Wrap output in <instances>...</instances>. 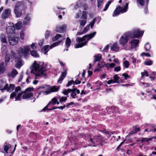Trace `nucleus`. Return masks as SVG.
<instances>
[{"instance_id":"obj_1","label":"nucleus","mask_w":156,"mask_h":156,"mask_svg":"<svg viewBox=\"0 0 156 156\" xmlns=\"http://www.w3.org/2000/svg\"><path fill=\"white\" fill-rule=\"evenodd\" d=\"M101 137L98 136H95L93 139H92L88 134H85L82 133L80 134L78 137L74 136L72 138V141L75 145H80L85 139L88 141L90 144L88 146L94 147L96 145L100 144L101 142Z\"/></svg>"},{"instance_id":"obj_2","label":"nucleus","mask_w":156,"mask_h":156,"mask_svg":"<svg viewBox=\"0 0 156 156\" xmlns=\"http://www.w3.org/2000/svg\"><path fill=\"white\" fill-rule=\"evenodd\" d=\"M31 73L35 75L36 76L43 77L46 75V71L48 68L46 64L44 62H39L36 63L35 61L31 66Z\"/></svg>"},{"instance_id":"obj_3","label":"nucleus","mask_w":156,"mask_h":156,"mask_svg":"<svg viewBox=\"0 0 156 156\" xmlns=\"http://www.w3.org/2000/svg\"><path fill=\"white\" fill-rule=\"evenodd\" d=\"M30 50V47L29 46H26L24 47V49L20 47L18 51V56L15 59L16 63L15 65L16 67L18 69L23 65L21 59V56L23 55L26 57Z\"/></svg>"},{"instance_id":"obj_4","label":"nucleus","mask_w":156,"mask_h":156,"mask_svg":"<svg viewBox=\"0 0 156 156\" xmlns=\"http://www.w3.org/2000/svg\"><path fill=\"white\" fill-rule=\"evenodd\" d=\"M96 32H94L92 33L86 35L82 37H77L76 38V41L78 43L74 45L75 48H81L87 45V42L93 38L96 34Z\"/></svg>"},{"instance_id":"obj_5","label":"nucleus","mask_w":156,"mask_h":156,"mask_svg":"<svg viewBox=\"0 0 156 156\" xmlns=\"http://www.w3.org/2000/svg\"><path fill=\"white\" fill-rule=\"evenodd\" d=\"M25 8L24 2L23 1L17 2L14 9V12L16 16L17 17H20L22 14V10Z\"/></svg>"},{"instance_id":"obj_6","label":"nucleus","mask_w":156,"mask_h":156,"mask_svg":"<svg viewBox=\"0 0 156 156\" xmlns=\"http://www.w3.org/2000/svg\"><path fill=\"white\" fill-rule=\"evenodd\" d=\"M48 89L49 87L48 85L45 84L41 85L37 89L36 91L34 93L35 97H36V98H38L39 96L42 93H44V94H49V91H48Z\"/></svg>"},{"instance_id":"obj_7","label":"nucleus","mask_w":156,"mask_h":156,"mask_svg":"<svg viewBox=\"0 0 156 156\" xmlns=\"http://www.w3.org/2000/svg\"><path fill=\"white\" fill-rule=\"evenodd\" d=\"M131 38L130 34L127 32L123 34L119 40V44L122 47H124L127 44L129 38Z\"/></svg>"},{"instance_id":"obj_8","label":"nucleus","mask_w":156,"mask_h":156,"mask_svg":"<svg viewBox=\"0 0 156 156\" xmlns=\"http://www.w3.org/2000/svg\"><path fill=\"white\" fill-rule=\"evenodd\" d=\"M34 90L33 87H28L25 90V94L23 95L22 98L23 99H29L31 100L34 99L33 102H34L36 99L35 97L32 98L33 95V93L30 92Z\"/></svg>"},{"instance_id":"obj_9","label":"nucleus","mask_w":156,"mask_h":156,"mask_svg":"<svg viewBox=\"0 0 156 156\" xmlns=\"http://www.w3.org/2000/svg\"><path fill=\"white\" fill-rule=\"evenodd\" d=\"M21 88L20 86H18L16 87L15 89V91L13 92L10 95V98L13 99V97L16 96L17 94V96L15 98V101H20L21 98V96L22 94V93L20 92Z\"/></svg>"},{"instance_id":"obj_10","label":"nucleus","mask_w":156,"mask_h":156,"mask_svg":"<svg viewBox=\"0 0 156 156\" xmlns=\"http://www.w3.org/2000/svg\"><path fill=\"white\" fill-rule=\"evenodd\" d=\"M130 34L131 38H137L142 36L144 32L143 31L140 30L139 29H135L132 31L128 32Z\"/></svg>"},{"instance_id":"obj_11","label":"nucleus","mask_w":156,"mask_h":156,"mask_svg":"<svg viewBox=\"0 0 156 156\" xmlns=\"http://www.w3.org/2000/svg\"><path fill=\"white\" fill-rule=\"evenodd\" d=\"M62 44L63 42L62 40L56 41L54 43L52 44L50 46L49 45H44L42 49V50H44V54L47 55L48 54L47 52L50 49H52L58 45L60 44Z\"/></svg>"},{"instance_id":"obj_12","label":"nucleus","mask_w":156,"mask_h":156,"mask_svg":"<svg viewBox=\"0 0 156 156\" xmlns=\"http://www.w3.org/2000/svg\"><path fill=\"white\" fill-rule=\"evenodd\" d=\"M6 32L9 36H12L15 34V28L13 23H11V26H8L6 28Z\"/></svg>"},{"instance_id":"obj_13","label":"nucleus","mask_w":156,"mask_h":156,"mask_svg":"<svg viewBox=\"0 0 156 156\" xmlns=\"http://www.w3.org/2000/svg\"><path fill=\"white\" fill-rule=\"evenodd\" d=\"M19 37H17L16 35L13 37L9 36L8 37L10 45H14L18 43Z\"/></svg>"},{"instance_id":"obj_14","label":"nucleus","mask_w":156,"mask_h":156,"mask_svg":"<svg viewBox=\"0 0 156 156\" xmlns=\"http://www.w3.org/2000/svg\"><path fill=\"white\" fill-rule=\"evenodd\" d=\"M11 11L10 9H7L5 10L2 15L3 19H6L8 18L11 15Z\"/></svg>"},{"instance_id":"obj_15","label":"nucleus","mask_w":156,"mask_h":156,"mask_svg":"<svg viewBox=\"0 0 156 156\" xmlns=\"http://www.w3.org/2000/svg\"><path fill=\"white\" fill-rule=\"evenodd\" d=\"M139 40L138 39H133L130 42L131 44V48L132 49L136 48L138 46L139 42Z\"/></svg>"},{"instance_id":"obj_16","label":"nucleus","mask_w":156,"mask_h":156,"mask_svg":"<svg viewBox=\"0 0 156 156\" xmlns=\"http://www.w3.org/2000/svg\"><path fill=\"white\" fill-rule=\"evenodd\" d=\"M57 101V99L55 98H53L51 101L49 102L48 105L42 109V111L45 112L46 110V109H47V108L48 107V105L50 104H52V105H55Z\"/></svg>"},{"instance_id":"obj_17","label":"nucleus","mask_w":156,"mask_h":156,"mask_svg":"<svg viewBox=\"0 0 156 156\" xmlns=\"http://www.w3.org/2000/svg\"><path fill=\"white\" fill-rule=\"evenodd\" d=\"M7 86V84L5 81L3 80H0V90L3 92V90H5L6 89V87Z\"/></svg>"},{"instance_id":"obj_18","label":"nucleus","mask_w":156,"mask_h":156,"mask_svg":"<svg viewBox=\"0 0 156 156\" xmlns=\"http://www.w3.org/2000/svg\"><path fill=\"white\" fill-rule=\"evenodd\" d=\"M106 109H108L110 111V112H112V113L114 112H118L119 113H120V111L118 108L117 107L115 106H112L109 108H107Z\"/></svg>"},{"instance_id":"obj_19","label":"nucleus","mask_w":156,"mask_h":156,"mask_svg":"<svg viewBox=\"0 0 156 156\" xmlns=\"http://www.w3.org/2000/svg\"><path fill=\"white\" fill-rule=\"evenodd\" d=\"M67 74V70L65 69V71L64 72H62V73L61 74L60 76L59 77V78L58 80V83H62V80L64 79L65 77L66 76Z\"/></svg>"},{"instance_id":"obj_20","label":"nucleus","mask_w":156,"mask_h":156,"mask_svg":"<svg viewBox=\"0 0 156 156\" xmlns=\"http://www.w3.org/2000/svg\"><path fill=\"white\" fill-rule=\"evenodd\" d=\"M66 25H64L61 27H57L55 30L58 32L62 33L66 30Z\"/></svg>"},{"instance_id":"obj_21","label":"nucleus","mask_w":156,"mask_h":156,"mask_svg":"<svg viewBox=\"0 0 156 156\" xmlns=\"http://www.w3.org/2000/svg\"><path fill=\"white\" fill-rule=\"evenodd\" d=\"M18 73L17 71L15 69H13L11 72L8 73V76L9 77L14 78Z\"/></svg>"},{"instance_id":"obj_22","label":"nucleus","mask_w":156,"mask_h":156,"mask_svg":"<svg viewBox=\"0 0 156 156\" xmlns=\"http://www.w3.org/2000/svg\"><path fill=\"white\" fill-rule=\"evenodd\" d=\"M120 48L118 44L116 42L115 43L112 45L111 48V50L115 52L118 51Z\"/></svg>"},{"instance_id":"obj_23","label":"nucleus","mask_w":156,"mask_h":156,"mask_svg":"<svg viewBox=\"0 0 156 156\" xmlns=\"http://www.w3.org/2000/svg\"><path fill=\"white\" fill-rule=\"evenodd\" d=\"M31 19L30 16L29 14L27 15L26 17H25L23 23L25 25H28L29 24L30 21Z\"/></svg>"},{"instance_id":"obj_24","label":"nucleus","mask_w":156,"mask_h":156,"mask_svg":"<svg viewBox=\"0 0 156 156\" xmlns=\"http://www.w3.org/2000/svg\"><path fill=\"white\" fill-rule=\"evenodd\" d=\"M114 83H123V80L121 79L119 80V77L117 75H115L113 77Z\"/></svg>"},{"instance_id":"obj_25","label":"nucleus","mask_w":156,"mask_h":156,"mask_svg":"<svg viewBox=\"0 0 156 156\" xmlns=\"http://www.w3.org/2000/svg\"><path fill=\"white\" fill-rule=\"evenodd\" d=\"M15 85L14 84H10L9 86H8V84H7V86L6 87V90L7 91L9 92H12L14 89L15 88Z\"/></svg>"},{"instance_id":"obj_26","label":"nucleus","mask_w":156,"mask_h":156,"mask_svg":"<svg viewBox=\"0 0 156 156\" xmlns=\"http://www.w3.org/2000/svg\"><path fill=\"white\" fill-rule=\"evenodd\" d=\"M140 130V129L139 127H137L136 126L134 127H133V130L131 131L129 133V135H131L135 133H137V132Z\"/></svg>"},{"instance_id":"obj_27","label":"nucleus","mask_w":156,"mask_h":156,"mask_svg":"<svg viewBox=\"0 0 156 156\" xmlns=\"http://www.w3.org/2000/svg\"><path fill=\"white\" fill-rule=\"evenodd\" d=\"M144 126L146 128L144 130V132H151V131L152 130H151V129L152 126V125L149 124H145L144 125Z\"/></svg>"},{"instance_id":"obj_28","label":"nucleus","mask_w":156,"mask_h":156,"mask_svg":"<svg viewBox=\"0 0 156 156\" xmlns=\"http://www.w3.org/2000/svg\"><path fill=\"white\" fill-rule=\"evenodd\" d=\"M102 55L100 54H99L94 56V62L99 61L101 59Z\"/></svg>"},{"instance_id":"obj_29","label":"nucleus","mask_w":156,"mask_h":156,"mask_svg":"<svg viewBox=\"0 0 156 156\" xmlns=\"http://www.w3.org/2000/svg\"><path fill=\"white\" fill-rule=\"evenodd\" d=\"M4 63L2 62L0 64V74L3 73L5 70V68L4 67Z\"/></svg>"},{"instance_id":"obj_30","label":"nucleus","mask_w":156,"mask_h":156,"mask_svg":"<svg viewBox=\"0 0 156 156\" xmlns=\"http://www.w3.org/2000/svg\"><path fill=\"white\" fill-rule=\"evenodd\" d=\"M154 138H156V137H152L150 138H142L141 141L142 143L144 142H149V141L151 140L152 139Z\"/></svg>"},{"instance_id":"obj_31","label":"nucleus","mask_w":156,"mask_h":156,"mask_svg":"<svg viewBox=\"0 0 156 156\" xmlns=\"http://www.w3.org/2000/svg\"><path fill=\"white\" fill-rule=\"evenodd\" d=\"M71 43V41L69 37H67L66 38L65 42L66 46L67 48H68L69 47Z\"/></svg>"},{"instance_id":"obj_32","label":"nucleus","mask_w":156,"mask_h":156,"mask_svg":"<svg viewBox=\"0 0 156 156\" xmlns=\"http://www.w3.org/2000/svg\"><path fill=\"white\" fill-rule=\"evenodd\" d=\"M137 1L139 5L142 6H143L144 4H146L147 6L148 5L147 4V2L146 0H137Z\"/></svg>"},{"instance_id":"obj_33","label":"nucleus","mask_w":156,"mask_h":156,"mask_svg":"<svg viewBox=\"0 0 156 156\" xmlns=\"http://www.w3.org/2000/svg\"><path fill=\"white\" fill-rule=\"evenodd\" d=\"M104 0H97V7L98 8H101L103 4Z\"/></svg>"},{"instance_id":"obj_34","label":"nucleus","mask_w":156,"mask_h":156,"mask_svg":"<svg viewBox=\"0 0 156 156\" xmlns=\"http://www.w3.org/2000/svg\"><path fill=\"white\" fill-rule=\"evenodd\" d=\"M76 90V88H74L71 89V96L73 98H75L77 97L76 96V94L75 92Z\"/></svg>"},{"instance_id":"obj_35","label":"nucleus","mask_w":156,"mask_h":156,"mask_svg":"<svg viewBox=\"0 0 156 156\" xmlns=\"http://www.w3.org/2000/svg\"><path fill=\"white\" fill-rule=\"evenodd\" d=\"M0 40L2 43H6L7 41L5 38V36L3 34H1L0 35Z\"/></svg>"},{"instance_id":"obj_36","label":"nucleus","mask_w":156,"mask_h":156,"mask_svg":"<svg viewBox=\"0 0 156 156\" xmlns=\"http://www.w3.org/2000/svg\"><path fill=\"white\" fill-rule=\"evenodd\" d=\"M59 87H57L55 86H52L50 89V91L51 92H54L57 91L59 89Z\"/></svg>"},{"instance_id":"obj_37","label":"nucleus","mask_w":156,"mask_h":156,"mask_svg":"<svg viewBox=\"0 0 156 156\" xmlns=\"http://www.w3.org/2000/svg\"><path fill=\"white\" fill-rule=\"evenodd\" d=\"M117 9H118L122 13H124L126 12L127 10V9L125 7H122L120 6H119L117 7Z\"/></svg>"},{"instance_id":"obj_38","label":"nucleus","mask_w":156,"mask_h":156,"mask_svg":"<svg viewBox=\"0 0 156 156\" xmlns=\"http://www.w3.org/2000/svg\"><path fill=\"white\" fill-rule=\"evenodd\" d=\"M113 2V0H110L109 1L108 3L106 4L105 6L103 9V11H105L107 10L110 5Z\"/></svg>"},{"instance_id":"obj_39","label":"nucleus","mask_w":156,"mask_h":156,"mask_svg":"<svg viewBox=\"0 0 156 156\" xmlns=\"http://www.w3.org/2000/svg\"><path fill=\"white\" fill-rule=\"evenodd\" d=\"M16 28L17 30H20L22 27V23L21 22H18L15 25Z\"/></svg>"},{"instance_id":"obj_40","label":"nucleus","mask_w":156,"mask_h":156,"mask_svg":"<svg viewBox=\"0 0 156 156\" xmlns=\"http://www.w3.org/2000/svg\"><path fill=\"white\" fill-rule=\"evenodd\" d=\"M120 12H120L119 10L118 9H117V8H116L113 12L112 16L113 17L116 16H118Z\"/></svg>"},{"instance_id":"obj_41","label":"nucleus","mask_w":156,"mask_h":156,"mask_svg":"<svg viewBox=\"0 0 156 156\" xmlns=\"http://www.w3.org/2000/svg\"><path fill=\"white\" fill-rule=\"evenodd\" d=\"M80 26L84 27L87 23L86 20H80L79 21Z\"/></svg>"},{"instance_id":"obj_42","label":"nucleus","mask_w":156,"mask_h":156,"mask_svg":"<svg viewBox=\"0 0 156 156\" xmlns=\"http://www.w3.org/2000/svg\"><path fill=\"white\" fill-rule=\"evenodd\" d=\"M31 55L34 57H38L39 55L37 54V51H35L32 50L30 52Z\"/></svg>"},{"instance_id":"obj_43","label":"nucleus","mask_w":156,"mask_h":156,"mask_svg":"<svg viewBox=\"0 0 156 156\" xmlns=\"http://www.w3.org/2000/svg\"><path fill=\"white\" fill-rule=\"evenodd\" d=\"M151 48V45L149 43H147L145 45L144 48L145 51H148L150 50Z\"/></svg>"},{"instance_id":"obj_44","label":"nucleus","mask_w":156,"mask_h":156,"mask_svg":"<svg viewBox=\"0 0 156 156\" xmlns=\"http://www.w3.org/2000/svg\"><path fill=\"white\" fill-rule=\"evenodd\" d=\"M11 147V145L9 144H6L4 146V150L5 152L7 153H8V150Z\"/></svg>"},{"instance_id":"obj_45","label":"nucleus","mask_w":156,"mask_h":156,"mask_svg":"<svg viewBox=\"0 0 156 156\" xmlns=\"http://www.w3.org/2000/svg\"><path fill=\"white\" fill-rule=\"evenodd\" d=\"M96 21V19L94 18L92 21L90 22L89 24L88 25L89 26V27H90L92 29L93 27L94 26V24Z\"/></svg>"},{"instance_id":"obj_46","label":"nucleus","mask_w":156,"mask_h":156,"mask_svg":"<svg viewBox=\"0 0 156 156\" xmlns=\"http://www.w3.org/2000/svg\"><path fill=\"white\" fill-rule=\"evenodd\" d=\"M10 60V55H9L6 54L5 56V63L6 65L7 64V63L9 62Z\"/></svg>"},{"instance_id":"obj_47","label":"nucleus","mask_w":156,"mask_h":156,"mask_svg":"<svg viewBox=\"0 0 156 156\" xmlns=\"http://www.w3.org/2000/svg\"><path fill=\"white\" fill-rule=\"evenodd\" d=\"M71 89H65L62 92V93L65 95H67L69 93L71 92Z\"/></svg>"},{"instance_id":"obj_48","label":"nucleus","mask_w":156,"mask_h":156,"mask_svg":"<svg viewBox=\"0 0 156 156\" xmlns=\"http://www.w3.org/2000/svg\"><path fill=\"white\" fill-rule=\"evenodd\" d=\"M87 12L86 11H83L82 15L81 16V18L85 20H86L87 19Z\"/></svg>"},{"instance_id":"obj_49","label":"nucleus","mask_w":156,"mask_h":156,"mask_svg":"<svg viewBox=\"0 0 156 156\" xmlns=\"http://www.w3.org/2000/svg\"><path fill=\"white\" fill-rule=\"evenodd\" d=\"M61 37L62 36L60 34H57L54 37L52 38V40L53 41H56Z\"/></svg>"},{"instance_id":"obj_50","label":"nucleus","mask_w":156,"mask_h":156,"mask_svg":"<svg viewBox=\"0 0 156 156\" xmlns=\"http://www.w3.org/2000/svg\"><path fill=\"white\" fill-rule=\"evenodd\" d=\"M123 64L126 68H128L129 66V62L127 60H126L123 62Z\"/></svg>"},{"instance_id":"obj_51","label":"nucleus","mask_w":156,"mask_h":156,"mask_svg":"<svg viewBox=\"0 0 156 156\" xmlns=\"http://www.w3.org/2000/svg\"><path fill=\"white\" fill-rule=\"evenodd\" d=\"M1 50L2 51V52L3 53H6L7 52V49H6V47L5 45L2 47Z\"/></svg>"},{"instance_id":"obj_52","label":"nucleus","mask_w":156,"mask_h":156,"mask_svg":"<svg viewBox=\"0 0 156 156\" xmlns=\"http://www.w3.org/2000/svg\"><path fill=\"white\" fill-rule=\"evenodd\" d=\"M50 35V31L49 30H47L45 34V37L46 39H48Z\"/></svg>"},{"instance_id":"obj_53","label":"nucleus","mask_w":156,"mask_h":156,"mask_svg":"<svg viewBox=\"0 0 156 156\" xmlns=\"http://www.w3.org/2000/svg\"><path fill=\"white\" fill-rule=\"evenodd\" d=\"M144 64L146 65H151L152 64V61L151 60H147L144 62Z\"/></svg>"},{"instance_id":"obj_54","label":"nucleus","mask_w":156,"mask_h":156,"mask_svg":"<svg viewBox=\"0 0 156 156\" xmlns=\"http://www.w3.org/2000/svg\"><path fill=\"white\" fill-rule=\"evenodd\" d=\"M141 78H143V76H146V77L149 76L148 73L147 71H145L144 72H142L141 73Z\"/></svg>"},{"instance_id":"obj_55","label":"nucleus","mask_w":156,"mask_h":156,"mask_svg":"<svg viewBox=\"0 0 156 156\" xmlns=\"http://www.w3.org/2000/svg\"><path fill=\"white\" fill-rule=\"evenodd\" d=\"M59 101L60 102H62V101H65L67 100V98L64 97H59Z\"/></svg>"},{"instance_id":"obj_56","label":"nucleus","mask_w":156,"mask_h":156,"mask_svg":"<svg viewBox=\"0 0 156 156\" xmlns=\"http://www.w3.org/2000/svg\"><path fill=\"white\" fill-rule=\"evenodd\" d=\"M122 76L124 78V79L125 80H127V78H129L130 76L128 75V74L124 73L122 74Z\"/></svg>"},{"instance_id":"obj_57","label":"nucleus","mask_w":156,"mask_h":156,"mask_svg":"<svg viewBox=\"0 0 156 156\" xmlns=\"http://www.w3.org/2000/svg\"><path fill=\"white\" fill-rule=\"evenodd\" d=\"M74 81L73 80H71L70 81H69L68 82V83L66 84V86L67 87H68L70 86L71 84H74Z\"/></svg>"},{"instance_id":"obj_58","label":"nucleus","mask_w":156,"mask_h":156,"mask_svg":"<svg viewBox=\"0 0 156 156\" xmlns=\"http://www.w3.org/2000/svg\"><path fill=\"white\" fill-rule=\"evenodd\" d=\"M81 14V11L80 10L77 12L76 14V18H79Z\"/></svg>"},{"instance_id":"obj_59","label":"nucleus","mask_w":156,"mask_h":156,"mask_svg":"<svg viewBox=\"0 0 156 156\" xmlns=\"http://www.w3.org/2000/svg\"><path fill=\"white\" fill-rule=\"evenodd\" d=\"M89 29V26L87 25L83 30V33H86L88 31Z\"/></svg>"},{"instance_id":"obj_60","label":"nucleus","mask_w":156,"mask_h":156,"mask_svg":"<svg viewBox=\"0 0 156 156\" xmlns=\"http://www.w3.org/2000/svg\"><path fill=\"white\" fill-rule=\"evenodd\" d=\"M44 39L40 40L38 42V45L40 47L42 46L44 44Z\"/></svg>"},{"instance_id":"obj_61","label":"nucleus","mask_w":156,"mask_h":156,"mask_svg":"<svg viewBox=\"0 0 156 156\" xmlns=\"http://www.w3.org/2000/svg\"><path fill=\"white\" fill-rule=\"evenodd\" d=\"M121 67L120 66L116 67L114 68V70L115 71L118 72L120 70Z\"/></svg>"},{"instance_id":"obj_62","label":"nucleus","mask_w":156,"mask_h":156,"mask_svg":"<svg viewBox=\"0 0 156 156\" xmlns=\"http://www.w3.org/2000/svg\"><path fill=\"white\" fill-rule=\"evenodd\" d=\"M109 44L105 46V48H104V49L103 50V51L104 52H107L108 51V48H109Z\"/></svg>"},{"instance_id":"obj_63","label":"nucleus","mask_w":156,"mask_h":156,"mask_svg":"<svg viewBox=\"0 0 156 156\" xmlns=\"http://www.w3.org/2000/svg\"><path fill=\"white\" fill-rule=\"evenodd\" d=\"M106 82L108 84H110L111 83H114V80H110L108 81H106Z\"/></svg>"},{"instance_id":"obj_64","label":"nucleus","mask_w":156,"mask_h":156,"mask_svg":"<svg viewBox=\"0 0 156 156\" xmlns=\"http://www.w3.org/2000/svg\"><path fill=\"white\" fill-rule=\"evenodd\" d=\"M30 47L33 49H35L36 48L34 43H32L30 45Z\"/></svg>"}]
</instances>
